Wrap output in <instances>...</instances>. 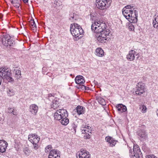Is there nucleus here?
I'll use <instances>...</instances> for the list:
<instances>
[{"instance_id":"cd10ccee","label":"nucleus","mask_w":158,"mask_h":158,"mask_svg":"<svg viewBox=\"0 0 158 158\" xmlns=\"http://www.w3.org/2000/svg\"><path fill=\"white\" fill-rule=\"evenodd\" d=\"M29 23L30 24V25L32 26L33 27H34L35 28H36V24L35 23L34 19H32L30 20L29 21Z\"/></svg>"},{"instance_id":"49530a36","label":"nucleus","mask_w":158,"mask_h":158,"mask_svg":"<svg viewBox=\"0 0 158 158\" xmlns=\"http://www.w3.org/2000/svg\"><path fill=\"white\" fill-rule=\"evenodd\" d=\"M88 152L86 151L85 150H84L83 149H81V153H83V152Z\"/></svg>"},{"instance_id":"79ce46f5","label":"nucleus","mask_w":158,"mask_h":158,"mask_svg":"<svg viewBox=\"0 0 158 158\" xmlns=\"http://www.w3.org/2000/svg\"><path fill=\"white\" fill-rule=\"evenodd\" d=\"M133 6H131V5H127L124 8H125L126 10H130L131 9V7H133Z\"/></svg>"},{"instance_id":"c9c22d12","label":"nucleus","mask_w":158,"mask_h":158,"mask_svg":"<svg viewBox=\"0 0 158 158\" xmlns=\"http://www.w3.org/2000/svg\"><path fill=\"white\" fill-rule=\"evenodd\" d=\"M98 23V25H97L94 26V27H95L96 26L97 27H98V26H99V27H100L98 28H101L102 26L101 24L103 23H101V21H98V22H95L94 23Z\"/></svg>"},{"instance_id":"7c9ffc66","label":"nucleus","mask_w":158,"mask_h":158,"mask_svg":"<svg viewBox=\"0 0 158 158\" xmlns=\"http://www.w3.org/2000/svg\"><path fill=\"white\" fill-rule=\"evenodd\" d=\"M77 15H73V16H71L69 18V20H71L72 22H74L75 20L77 19Z\"/></svg>"},{"instance_id":"4468645a","label":"nucleus","mask_w":158,"mask_h":158,"mask_svg":"<svg viewBox=\"0 0 158 158\" xmlns=\"http://www.w3.org/2000/svg\"><path fill=\"white\" fill-rule=\"evenodd\" d=\"M75 80L76 83L77 84H82L85 82L84 77L81 75L77 76L76 77Z\"/></svg>"},{"instance_id":"72a5a7b5","label":"nucleus","mask_w":158,"mask_h":158,"mask_svg":"<svg viewBox=\"0 0 158 158\" xmlns=\"http://www.w3.org/2000/svg\"><path fill=\"white\" fill-rule=\"evenodd\" d=\"M57 152V150L55 149L52 150L50 152V154L49 155V156H51L52 157H53L55 153Z\"/></svg>"},{"instance_id":"6e6552de","label":"nucleus","mask_w":158,"mask_h":158,"mask_svg":"<svg viewBox=\"0 0 158 158\" xmlns=\"http://www.w3.org/2000/svg\"><path fill=\"white\" fill-rule=\"evenodd\" d=\"M67 111L65 110L59 109L56 110L54 114V118L57 120H60L62 118L63 116Z\"/></svg>"},{"instance_id":"423d86ee","label":"nucleus","mask_w":158,"mask_h":158,"mask_svg":"<svg viewBox=\"0 0 158 158\" xmlns=\"http://www.w3.org/2000/svg\"><path fill=\"white\" fill-rule=\"evenodd\" d=\"M111 2V0H96V5L99 9L103 10L108 7Z\"/></svg>"},{"instance_id":"c756f323","label":"nucleus","mask_w":158,"mask_h":158,"mask_svg":"<svg viewBox=\"0 0 158 158\" xmlns=\"http://www.w3.org/2000/svg\"><path fill=\"white\" fill-rule=\"evenodd\" d=\"M55 96L51 94H49L48 95V99L50 101H53L55 100Z\"/></svg>"},{"instance_id":"2eb2a0df","label":"nucleus","mask_w":158,"mask_h":158,"mask_svg":"<svg viewBox=\"0 0 158 158\" xmlns=\"http://www.w3.org/2000/svg\"><path fill=\"white\" fill-rule=\"evenodd\" d=\"M136 52L134 50H131L129 52V53L127 55V60L130 61L133 60L135 59V55Z\"/></svg>"},{"instance_id":"6e6d98bb","label":"nucleus","mask_w":158,"mask_h":158,"mask_svg":"<svg viewBox=\"0 0 158 158\" xmlns=\"http://www.w3.org/2000/svg\"><path fill=\"white\" fill-rule=\"evenodd\" d=\"M48 158H53V157H50L49 156L48 157Z\"/></svg>"},{"instance_id":"b1692460","label":"nucleus","mask_w":158,"mask_h":158,"mask_svg":"<svg viewBox=\"0 0 158 158\" xmlns=\"http://www.w3.org/2000/svg\"><path fill=\"white\" fill-rule=\"evenodd\" d=\"M52 103L51 104V108L55 109L57 108L59 106V102L56 100L52 101Z\"/></svg>"},{"instance_id":"37998d69","label":"nucleus","mask_w":158,"mask_h":158,"mask_svg":"<svg viewBox=\"0 0 158 158\" xmlns=\"http://www.w3.org/2000/svg\"><path fill=\"white\" fill-rule=\"evenodd\" d=\"M34 146H33V148H34L35 149V150H37V149L38 148H39V146H38V143L37 144H33Z\"/></svg>"},{"instance_id":"39448f33","label":"nucleus","mask_w":158,"mask_h":158,"mask_svg":"<svg viewBox=\"0 0 158 158\" xmlns=\"http://www.w3.org/2000/svg\"><path fill=\"white\" fill-rule=\"evenodd\" d=\"M0 41L2 42V44L5 46L10 47H14L15 43L14 41L8 35H5L0 37Z\"/></svg>"},{"instance_id":"9d476101","label":"nucleus","mask_w":158,"mask_h":158,"mask_svg":"<svg viewBox=\"0 0 158 158\" xmlns=\"http://www.w3.org/2000/svg\"><path fill=\"white\" fill-rule=\"evenodd\" d=\"M8 145V143L5 140H0V152H4Z\"/></svg>"},{"instance_id":"5fc2aeb1","label":"nucleus","mask_w":158,"mask_h":158,"mask_svg":"<svg viewBox=\"0 0 158 158\" xmlns=\"http://www.w3.org/2000/svg\"><path fill=\"white\" fill-rule=\"evenodd\" d=\"M2 81V78H0V85H1V84Z\"/></svg>"},{"instance_id":"f03ea898","label":"nucleus","mask_w":158,"mask_h":158,"mask_svg":"<svg viewBox=\"0 0 158 158\" xmlns=\"http://www.w3.org/2000/svg\"><path fill=\"white\" fill-rule=\"evenodd\" d=\"M123 9V14L125 18L131 23H135L137 21L138 11L133 8L132 10Z\"/></svg>"},{"instance_id":"dca6fc26","label":"nucleus","mask_w":158,"mask_h":158,"mask_svg":"<svg viewBox=\"0 0 158 158\" xmlns=\"http://www.w3.org/2000/svg\"><path fill=\"white\" fill-rule=\"evenodd\" d=\"M118 111L120 113L125 112L127 110L126 107L122 104H119L116 106Z\"/></svg>"},{"instance_id":"3c124183","label":"nucleus","mask_w":158,"mask_h":158,"mask_svg":"<svg viewBox=\"0 0 158 158\" xmlns=\"http://www.w3.org/2000/svg\"><path fill=\"white\" fill-rule=\"evenodd\" d=\"M89 128H90V127L89 126H87V127H86V128H87L86 130L89 131V129H90Z\"/></svg>"},{"instance_id":"473e14b6","label":"nucleus","mask_w":158,"mask_h":158,"mask_svg":"<svg viewBox=\"0 0 158 158\" xmlns=\"http://www.w3.org/2000/svg\"><path fill=\"white\" fill-rule=\"evenodd\" d=\"M77 127V126L74 123H73L71 124V125L69 127V128L71 130H72L73 129L75 131H76V128Z\"/></svg>"},{"instance_id":"f257e3e1","label":"nucleus","mask_w":158,"mask_h":158,"mask_svg":"<svg viewBox=\"0 0 158 158\" xmlns=\"http://www.w3.org/2000/svg\"><path fill=\"white\" fill-rule=\"evenodd\" d=\"M98 23H93L91 25V29L95 33H96V37L97 40L100 43H105L106 41L109 40L111 37L112 33L110 30L108 28H106V25L105 23H102L101 25V28H98L96 26L98 25Z\"/></svg>"},{"instance_id":"603ef678","label":"nucleus","mask_w":158,"mask_h":158,"mask_svg":"<svg viewBox=\"0 0 158 158\" xmlns=\"http://www.w3.org/2000/svg\"><path fill=\"white\" fill-rule=\"evenodd\" d=\"M23 1L25 2H27L28 0H23Z\"/></svg>"},{"instance_id":"864d4df0","label":"nucleus","mask_w":158,"mask_h":158,"mask_svg":"<svg viewBox=\"0 0 158 158\" xmlns=\"http://www.w3.org/2000/svg\"><path fill=\"white\" fill-rule=\"evenodd\" d=\"M156 113L157 116L158 117V109L156 111Z\"/></svg>"},{"instance_id":"aec40b11","label":"nucleus","mask_w":158,"mask_h":158,"mask_svg":"<svg viewBox=\"0 0 158 158\" xmlns=\"http://www.w3.org/2000/svg\"><path fill=\"white\" fill-rule=\"evenodd\" d=\"M96 55L98 56H102L104 55L103 50L101 48H98L96 50Z\"/></svg>"},{"instance_id":"20e7f679","label":"nucleus","mask_w":158,"mask_h":158,"mask_svg":"<svg viewBox=\"0 0 158 158\" xmlns=\"http://www.w3.org/2000/svg\"><path fill=\"white\" fill-rule=\"evenodd\" d=\"M11 71L8 69L1 68H0V77L2 78L7 80L9 82L14 81L13 78L11 77Z\"/></svg>"},{"instance_id":"0eeeda50","label":"nucleus","mask_w":158,"mask_h":158,"mask_svg":"<svg viewBox=\"0 0 158 158\" xmlns=\"http://www.w3.org/2000/svg\"><path fill=\"white\" fill-rule=\"evenodd\" d=\"M133 153L131 149L129 150V155L131 158H139V155L141 154L140 148L137 145L133 146Z\"/></svg>"},{"instance_id":"f8f14e48","label":"nucleus","mask_w":158,"mask_h":158,"mask_svg":"<svg viewBox=\"0 0 158 158\" xmlns=\"http://www.w3.org/2000/svg\"><path fill=\"white\" fill-rule=\"evenodd\" d=\"M38 107L35 104H32L29 106V111L32 114L36 115L38 112Z\"/></svg>"},{"instance_id":"a878e982","label":"nucleus","mask_w":158,"mask_h":158,"mask_svg":"<svg viewBox=\"0 0 158 158\" xmlns=\"http://www.w3.org/2000/svg\"><path fill=\"white\" fill-rule=\"evenodd\" d=\"M158 17L156 18H155L154 20H153V23L152 24L153 25V27L154 28H157L158 27Z\"/></svg>"},{"instance_id":"5701e85b","label":"nucleus","mask_w":158,"mask_h":158,"mask_svg":"<svg viewBox=\"0 0 158 158\" xmlns=\"http://www.w3.org/2000/svg\"><path fill=\"white\" fill-rule=\"evenodd\" d=\"M145 92L144 89H141L138 87L136 86L135 93L137 94L140 95Z\"/></svg>"},{"instance_id":"4be33fe9","label":"nucleus","mask_w":158,"mask_h":158,"mask_svg":"<svg viewBox=\"0 0 158 158\" xmlns=\"http://www.w3.org/2000/svg\"><path fill=\"white\" fill-rule=\"evenodd\" d=\"M80 158H90V154H89V152H83L81 154L79 155Z\"/></svg>"},{"instance_id":"2f4dec72","label":"nucleus","mask_w":158,"mask_h":158,"mask_svg":"<svg viewBox=\"0 0 158 158\" xmlns=\"http://www.w3.org/2000/svg\"><path fill=\"white\" fill-rule=\"evenodd\" d=\"M52 149L51 145L48 146L45 148V152H48Z\"/></svg>"},{"instance_id":"412c9836","label":"nucleus","mask_w":158,"mask_h":158,"mask_svg":"<svg viewBox=\"0 0 158 158\" xmlns=\"http://www.w3.org/2000/svg\"><path fill=\"white\" fill-rule=\"evenodd\" d=\"M21 1L19 0H13L12 1L11 3L16 8H19L20 5Z\"/></svg>"},{"instance_id":"a19ab883","label":"nucleus","mask_w":158,"mask_h":158,"mask_svg":"<svg viewBox=\"0 0 158 158\" xmlns=\"http://www.w3.org/2000/svg\"><path fill=\"white\" fill-rule=\"evenodd\" d=\"M128 28L129 30L131 31L134 30V26H133L132 25H130V26H129Z\"/></svg>"},{"instance_id":"58836bf2","label":"nucleus","mask_w":158,"mask_h":158,"mask_svg":"<svg viewBox=\"0 0 158 158\" xmlns=\"http://www.w3.org/2000/svg\"><path fill=\"white\" fill-rule=\"evenodd\" d=\"M146 158H157L154 155H148L146 156Z\"/></svg>"},{"instance_id":"bb28decb","label":"nucleus","mask_w":158,"mask_h":158,"mask_svg":"<svg viewBox=\"0 0 158 158\" xmlns=\"http://www.w3.org/2000/svg\"><path fill=\"white\" fill-rule=\"evenodd\" d=\"M8 95L11 96H13L15 94L14 91L11 89H9L7 91Z\"/></svg>"},{"instance_id":"f3484780","label":"nucleus","mask_w":158,"mask_h":158,"mask_svg":"<svg viewBox=\"0 0 158 158\" xmlns=\"http://www.w3.org/2000/svg\"><path fill=\"white\" fill-rule=\"evenodd\" d=\"M137 134L140 137V139H144L147 137V135L144 130H140L138 131Z\"/></svg>"},{"instance_id":"13d9d810","label":"nucleus","mask_w":158,"mask_h":158,"mask_svg":"<svg viewBox=\"0 0 158 158\" xmlns=\"http://www.w3.org/2000/svg\"><path fill=\"white\" fill-rule=\"evenodd\" d=\"M139 55V54H137V55H136V56L138 55L137 58H138Z\"/></svg>"},{"instance_id":"6ab92c4d","label":"nucleus","mask_w":158,"mask_h":158,"mask_svg":"<svg viewBox=\"0 0 158 158\" xmlns=\"http://www.w3.org/2000/svg\"><path fill=\"white\" fill-rule=\"evenodd\" d=\"M13 74L14 77L16 79L18 80L21 77V73L20 70L15 69L14 70Z\"/></svg>"},{"instance_id":"09e8293b","label":"nucleus","mask_w":158,"mask_h":158,"mask_svg":"<svg viewBox=\"0 0 158 158\" xmlns=\"http://www.w3.org/2000/svg\"><path fill=\"white\" fill-rule=\"evenodd\" d=\"M89 89V88L88 87H87L85 86V90H88Z\"/></svg>"},{"instance_id":"a211bd4d","label":"nucleus","mask_w":158,"mask_h":158,"mask_svg":"<svg viewBox=\"0 0 158 158\" xmlns=\"http://www.w3.org/2000/svg\"><path fill=\"white\" fill-rule=\"evenodd\" d=\"M77 112L78 114L80 115L84 114L85 108L81 106H78L76 107Z\"/></svg>"},{"instance_id":"1a4fd4ad","label":"nucleus","mask_w":158,"mask_h":158,"mask_svg":"<svg viewBox=\"0 0 158 158\" xmlns=\"http://www.w3.org/2000/svg\"><path fill=\"white\" fill-rule=\"evenodd\" d=\"M28 139L33 144H35L38 143L40 138L37 135L32 134L29 135Z\"/></svg>"},{"instance_id":"7ed1b4c3","label":"nucleus","mask_w":158,"mask_h":158,"mask_svg":"<svg viewBox=\"0 0 158 158\" xmlns=\"http://www.w3.org/2000/svg\"><path fill=\"white\" fill-rule=\"evenodd\" d=\"M70 31L72 35L76 38H81L84 33L81 26L77 23L71 24Z\"/></svg>"},{"instance_id":"8fccbe9b","label":"nucleus","mask_w":158,"mask_h":158,"mask_svg":"<svg viewBox=\"0 0 158 158\" xmlns=\"http://www.w3.org/2000/svg\"><path fill=\"white\" fill-rule=\"evenodd\" d=\"M12 113L14 115H16L17 114L16 112L14 110H13V112H12Z\"/></svg>"},{"instance_id":"bf43d9fd","label":"nucleus","mask_w":158,"mask_h":158,"mask_svg":"<svg viewBox=\"0 0 158 158\" xmlns=\"http://www.w3.org/2000/svg\"><path fill=\"white\" fill-rule=\"evenodd\" d=\"M10 0V2H11L12 1H13V0Z\"/></svg>"},{"instance_id":"393cba45","label":"nucleus","mask_w":158,"mask_h":158,"mask_svg":"<svg viewBox=\"0 0 158 158\" xmlns=\"http://www.w3.org/2000/svg\"><path fill=\"white\" fill-rule=\"evenodd\" d=\"M98 102L102 105H105L106 104L105 100L101 97L98 98Z\"/></svg>"},{"instance_id":"ea45409f","label":"nucleus","mask_w":158,"mask_h":158,"mask_svg":"<svg viewBox=\"0 0 158 158\" xmlns=\"http://www.w3.org/2000/svg\"><path fill=\"white\" fill-rule=\"evenodd\" d=\"M87 128H86V127H85V128H84L83 129H82V133L83 134H86L87 133V132H89V131L86 130Z\"/></svg>"},{"instance_id":"ddd939ff","label":"nucleus","mask_w":158,"mask_h":158,"mask_svg":"<svg viewBox=\"0 0 158 158\" xmlns=\"http://www.w3.org/2000/svg\"><path fill=\"white\" fill-rule=\"evenodd\" d=\"M68 116V114L67 111V112L65 113V114H64L62 118L60 119L61 121L60 122L62 125H66L68 124L69 123V119L68 118H67Z\"/></svg>"},{"instance_id":"c85d7f7f","label":"nucleus","mask_w":158,"mask_h":158,"mask_svg":"<svg viewBox=\"0 0 158 158\" xmlns=\"http://www.w3.org/2000/svg\"><path fill=\"white\" fill-rule=\"evenodd\" d=\"M145 84L142 82H139L138 83L137 86L139 88H141V89H144Z\"/></svg>"},{"instance_id":"de8ad7c7","label":"nucleus","mask_w":158,"mask_h":158,"mask_svg":"<svg viewBox=\"0 0 158 158\" xmlns=\"http://www.w3.org/2000/svg\"><path fill=\"white\" fill-rule=\"evenodd\" d=\"M24 152H25V153L26 154L28 155V154H29V152L27 150L25 151Z\"/></svg>"},{"instance_id":"c03bdc74","label":"nucleus","mask_w":158,"mask_h":158,"mask_svg":"<svg viewBox=\"0 0 158 158\" xmlns=\"http://www.w3.org/2000/svg\"><path fill=\"white\" fill-rule=\"evenodd\" d=\"M85 88V86L82 85L79 86V87L78 88L79 89H81L84 90Z\"/></svg>"},{"instance_id":"e433bc0d","label":"nucleus","mask_w":158,"mask_h":158,"mask_svg":"<svg viewBox=\"0 0 158 158\" xmlns=\"http://www.w3.org/2000/svg\"><path fill=\"white\" fill-rule=\"evenodd\" d=\"M59 152H60L57 151V152L55 153L53 157L54 158H60V156H59V154H60Z\"/></svg>"},{"instance_id":"a18cd8bd","label":"nucleus","mask_w":158,"mask_h":158,"mask_svg":"<svg viewBox=\"0 0 158 158\" xmlns=\"http://www.w3.org/2000/svg\"><path fill=\"white\" fill-rule=\"evenodd\" d=\"M8 109V112L9 113H12L13 112V109L12 108H9Z\"/></svg>"},{"instance_id":"f704fd0d","label":"nucleus","mask_w":158,"mask_h":158,"mask_svg":"<svg viewBox=\"0 0 158 158\" xmlns=\"http://www.w3.org/2000/svg\"><path fill=\"white\" fill-rule=\"evenodd\" d=\"M140 109L142 111L143 113H144L146 111V107L144 105H142L140 107Z\"/></svg>"},{"instance_id":"4d7b16f0","label":"nucleus","mask_w":158,"mask_h":158,"mask_svg":"<svg viewBox=\"0 0 158 158\" xmlns=\"http://www.w3.org/2000/svg\"><path fill=\"white\" fill-rule=\"evenodd\" d=\"M2 119V117L0 116V121Z\"/></svg>"},{"instance_id":"9b49d317","label":"nucleus","mask_w":158,"mask_h":158,"mask_svg":"<svg viewBox=\"0 0 158 158\" xmlns=\"http://www.w3.org/2000/svg\"><path fill=\"white\" fill-rule=\"evenodd\" d=\"M105 139L106 141L109 143L111 147L114 146L118 142L117 140H115L114 139L109 136L106 137Z\"/></svg>"},{"instance_id":"4c0bfd02","label":"nucleus","mask_w":158,"mask_h":158,"mask_svg":"<svg viewBox=\"0 0 158 158\" xmlns=\"http://www.w3.org/2000/svg\"><path fill=\"white\" fill-rule=\"evenodd\" d=\"M54 4H55V5L57 6H59L60 5H62V4H61V2L60 1H55Z\"/></svg>"}]
</instances>
